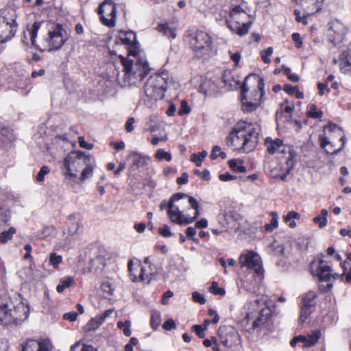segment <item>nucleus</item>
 Returning a JSON list of instances; mask_svg holds the SVG:
<instances>
[{
    "mask_svg": "<svg viewBox=\"0 0 351 351\" xmlns=\"http://www.w3.org/2000/svg\"><path fill=\"white\" fill-rule=\"evenodd\" d=\"M102 324L103 322H101V320H100L99 317L97 315L95 317L92 318L88 322V324L86 325V331L88 332L94 331L97 330Z\"/></svg>",
    "mask_w": 351,
    "mask_h": 351,
    "instance_id": "obj_35",
    "label": "nucleus"
},
{
    "mask_svg": "<svg viewBox=\"0 0 351 351\" xmlns=\"http://www.w3.org/2000/svg\"><path fill=\"white\" fill-rule=\"evenodd\" d=\"M241 101H242V109L245 112H252L256 110L258 104L257 102L258 98L254 97V101H249L247 100V97L245 95L243 94L241 96Z\"/></svg>",
    "mask_w": 351,
    "mask_h": 351,
    "instance_id": "obj_27",
    "label": "nucleus"
},
{
    "mask_svg": "<svg viewBox=\"0 0 351 351\" xmlns=\"http://www.w3.org/2000/svg\"><path fill=\"white\" fill-rule=\"evenodd\" d=\"M218 334L221 343L230 349H236L241 343L239 332L230 326H223L219 328Z\"/></svg>",
    "mask_w": 351,
    "mask_h": 351,
    "instance_id": "obj_11",
    "label": "nucleus"
},
{
    "mask_svg": "<svg viewBox=\"0 0 351 351\" xmlns=\"http://www.w3.org/2000/svg\"><path fill=\"white\" fill-rule=\"evenodd\" d=\"M118 44L125 46L128 55L141 52L138 49V43L136 41V34L132 32L121 31L117 37Z\"/></svg>",
    "mask_w": 351,
    "mask_h": 351,
    "instance_id": "obj_15",
    "label": "nucleus"
},
{
    "mask_svg": "<svg viewBox=\"0 0 351 351\" xmlns=\"http://www.w3.org/2000/svg\"><path fill=\"white\" fill-rule=\"evenodd\" d=\"M273 53V48L269 47H268L267 49L261 52V57H262V59H263V61L266 63V64H268L271 62V60L269 59V56H271Z\"/></svg>",
    "mask_w": 351,
    "mask_h": 351,
    "instance_id": "obj_49",
    "label": "nucleus"
},
{
    "mask_svg": "<svg viewBox=\"0 0 351 351\" xmlns=\"http://www.w3.org/2000/svg\"><path fill=\"white\" fill-rule=\"evenodd\" d=\"M190 45L195 51L206 55L211 51L212 38L206 32L197 31L191 38Z\"/></svg>",
    "mask_w": 351,
    "mask_h": 351,
    "instance_id": "obj_10",
    "label": "nucleus"
},
{
    "mask_svg": "<svg viewBox=\"0 0 351 351\" xmlns=\"http://www.w3.org/2000/svg\"><path fill=\"white\" fill-rule=\"evenodd\" d=\"M51 348V343L47 339H43L40 341L29 339L23 345V351H50Z\"/></svg>",
    "mask_w": 351,
    "mask_h": 351,
    "instance_id": "obj_17",
    "label": "nucleus"
},
{
    "mask_svg": "<svg viewBox=\"0 0 351 351\" xmlns=\"http://www.w3.org/2000/svg\"><path fill=\"white\" fill-rule=\"evenodd\" d=\"M16 233V229L14 227H10L8 231H3L0 233V242L5 243L11 240L13 235Z\"/></svg>",
    "mask_w": 351,
    "mask_h": 351,
    "instance_id": "obj_36",
    "label": "nucleus"
},
{
    "mask_svg": "<svg viewBox=\"0 0 351 351\" xmlns=\"http://www.w3.org/2000/svg\"><path fill=\"white\" fill-rule=\"evenodd\" d=\"M167 88V82L165 77L157 75L155 77V97L162 99L165 97V92Z\"/></svg>",
    "mask_w": 351,
    "mask_h": 351,
    "instance_id": "obj_22",
    "label": "nucleus"
},
{
    "mask_svg": "<svg viewBox=\"0 0 351 351\" xmlns=\"http://www.w3.org/2000/svg\"><path fill=\"white\" fill-rule=\"evenodd\" d=\"M134 228L138 233H143L146 228V225L145 223L141 222L135 223L134 226Z\"/></svg>",
    "mask_w": 351,
    "mask_h": 351,
    "instance_id": "obj_63",
    "label": "nucleus"
},
{
    "mask_svg": "<svg viewBox=\"0 0 351 351\" xmlns=\"http://www.w3.org/2000/svg\"><path fill=\"white\" fill-rule=\"evenodd\" d=\"M295 166V161L293 160V156L292 153H289V155L286 158V162L284 166L279 165L278 167L280 172L276 174V178H280L282 180H285L287 176L290 173L291 170Z\"/></svg>",
    "mask_w": 351,
    "mask_h": 351,
    "instance_id": "obj_19",
    "label": "nucleus"
},
{
    "mask_svg": "<svg viewBox=\"0 0 351 351\" xmlns=\"http://www.w3.org/2000/svg\"><path fill=\"white\" fill-rule=\"evenodd\" d=\"M315 296L316 295L314 292H309L304 297L303 300L305 304L301 309V314L299 318V322L300 323H304L308 315L311 313V301L315 298Z\"/></svg>",
    "mask_w": 351,
    "mask_h": 351,
    "instance_id": "obj_18",
    "label": "nucleus"
},
{
    "mask_svg": "<svg viewBox=\"0 0 351 351\" xmlns=\"http://www.w3.org/2000/svg\"><path fill=\"white\" fill-rule=\"evenodd\" d=\"M49 172L50 169L47 166H43L36 176V180L39 182H43L45 180V176L49 174Z\"/></svg>",
    "mask_w": 351,
    "mask_h": 351,
    "instance_id": "obj_44",
    "label": "nucleus"
},
{
    "mask_svg": "<svg viewBox=\"0 0 351 351\" xmlns=\"http://www.w3.org/2000/svg\"><path fill=\"white\" fill-rule=\"evenodd\" d=\"M98 13L102 23L108 27H114L116 23V7L110 1H104L99 7Z\"/></svg>",
    "mask_w": 351,
    "mask_h": 351,
    "instance_id": "obj_13",
    "label": "nucleus"
},
{
    "mask_svg": "<svg viewBox=\"0 0 351 351\" xmlns=\"http://www.w3.org/2000/svg\"><path fill=\"white\" fill-rule=\"evenodd\" d=\"M230 167L234 171L239 173H243L246 168L243 165V160L240 159H231L228 161Z\"/></svg>",
    "mask_w": 351,
    "mask_h": 351,
    "instance_id": "obj_29",
    "label": "nucleus"
},
{
    "mask_svg": "<svg viewBox=\"0 0 351 351\" xmlns=\"http://www.w3.org/2000/svg\"><path fill=\"white\" fill-rule=\"evenodd\" d=\"M162 328L165 330H170L171 329L176 328V324L173 319H169L163 324Z\"/></svg>",
    "mask_w": 351,
    "mask_h": 351,
    "instance_id": "obj_56",
    "label": "nucleus"
},
{
    "mask_svg": "<svg viewBox=\"0 0 351 351\" xmlns=\"http://www.w3.org/2000/svg\"><path fill=\"white\" fill-rule=\"evenodd\" d=\"M328 26H329V29H330L335 32L341 31L343 27L342 23L339 20L331 21L328 23Z\"/></svg>",
    "mask_w": 351,
    "mask_h": 351,
    "instance_id": "obj_47",
    "label": "nucleus"
},
{
    "mask_svg": "<svg viewBox=\"0 0 351 351\" xmlns=\"http://www.w3.org/2000/svg\"><path fill=\"white\" fill-rule=\"evenodd\" d=\"M300 215L295 211H290L289 212L286 216H285V221L288 222L291 221L292 219H299Z\"/></svg>",
    "mask_w": 351,
    "mask_h": 351,
    "instance_id": "obj_59",
    "label": "nucleus"
},
{
    "mask_svg": "<svg viewBox=\"0 0 351 351\" xmlns=\"http://www.w3.org/2000/svg\"><path fill=\"white\" fill-rule=\"evenodd\" d=\"M192 296H193V300L195 302H198L201 304H204L206 303V298H204V296L197 292V291H195L192 293Z\"/></svg>",
    "mask_w": 351,
    "mask_h": 351,
    "instance_id": "obj_53",
    "label": "nucleus"
},
{
    "mask_svg": "<svg viewBox=\"0 0 351 351\" xmlns=\"http://www.w3.org/2000/svg\"><path fill=\"white\" fill-rule=\"evenodd\" d=\"M117 327L123 330L125 336L130 337L131 335V322L130 321L127 320L125 322L119 321L117 323Z\"/></svg>",
    "mask_w": 351,
    "mask_h": 351,
    "instance_id": "obj_41",
    "label": "nucleus"
},
{
    "mask_svg": "<svg viewBox=\"0 0 351 351\" xmlns=\"http://www.w3.org/2000/svg\"><path fill=\"white\" fill-rule=\"evenodd\" d=\"M313 222L319 226L320 228H324L327 225V217L317 216L313 218Z\"/></svg>",
    "mask_w": 351,
    "mask_h": 351,
    "instance_id": "obj_52",
    "label": "nucleus"
},
{
    "mask_svg": "<svg viewBox=\"0 0 351 351\" xmlns=\"http://www.w3.org/2000/svg\"><path fill=\"white\" fill-rule=\"evenodd\" d=\"M271 220L269 223H267L265 226V228L267 231L268 232H272L275 228L278 227V215L277 213L272 212L271 214Z\"/></svg>",
    "mask_w": 351,
    "mask_h": 351,
    "instance_id": "obj_38",
    "label": "nucleus"
},
{
    "mask_svg": "<svg viewBox=\"0 0 351 351\" xmlns=\"http://www.w3.org/2000/svg\"><path fill=\"white\" fill-rule=\"evenodd\" d=\"M158 232L163 237H170L172 235L170 227L167 224H165L161 228H158Z\"/></svg>",
    "mask_w": 351,
    "mask_h": 351,
    "instance_id": "obj_51",
    "label": "nucleus"
},
{
    "mask_svg": "<svg viewBox=\"0 0 351 351\" xmlns=\"http://www.w3.org/2000/svg\"><path fill=\"white\" fill-rule=\"evenodd\" d=\"M152 268L150 257H146L141 269L140 278L141 281L149 284L152 279Z\"/></svg>",
    "mask_w": 351,
    "mask_h": 351,
    "instance_id": "obj_20",
    "label": "nucleus"
},
{
    "mask_svg": "<svg viewBox=\"0 0 351 351\" xmlns=\"http://www.w3.org/2000/svg\"><path fill=\"white\" fill-rule=\"evenodd\" d=\"M259 128L245 121L238 122L226 138L227 145L243 152L253 151L258 143Z\"/></svg>",
    "mask_w": 351,
    "mask_h": 351,
    "instance_id": "obj_2",
    "label": "nucleus"
},
{
    "mask_svg": "<svg viewBox=\"0 0 351 351\" xmlns=\"http://www.w3.org/2000/svg\"><path fill=\"white\" fill-rule=\"evenodd\" d=\"M139 267V263L136 262L134 263L133 261H130L128 265V270L130 276H133L132 280L135 281L137 279V274L134 272V270Z\"/></svg>",
    "mask_w": 351,
    "mask_h": 351,
    "instance_id": "obj_45",
    "label": "nucleus"
},
{
    "mask_svg": "<svg viewBox=\"0 0 351 351\" xmlns=\"http://www.w3.org/2000/svg\"><path fill=\"white\" fill-rule=\"evenodd\" d=\"M209 290L211 293H213L215 295H223L226 293L224 289L219 287L218 284L216 282H213L212 283V285L210 287Z\"/></svg>",
    "mask_w": 351,
    "mask_h": 351,
    "instance_id": "obj_48",
    "label": "nucleus"
},
{
    "mask_svg": "<svg viewBox=\"0 0 351 351\" xmlns=\"http://www.w3.org/2000/svg\"><path fill=\"white\" fill-rule=\"evenodd\" d=\"M29 308L20 295L0 302V321L5 325L20 324L29 315Z\"/></svg>",
    "mask_w": 351,
    "mask_h": 351,
    "instance_id": "obj_5",
    "label": "nucleus"
},
{
    "mask_svg": "<svg viewBox=\"0 0 351 351\" xmlns=\"http://www.w3.org/2000/svg\"><path fill=\"white\" fill-rule=\"evenodd\" d=\"M41 25V22H35L28 25L27 32L24 33V38H27V34L32 45L41 51L60 49L69 38L66 31L60 25L53 26L48 30L47 36L41 42V45H38L36 44V38Z\"/></svg>",
    "mask_w": 351,
    "mask_h": 351,
    "instance_id": "obj_4",
    "label": "nucleus"
},
{
    "mask_svg": "<svg viewBox=\"0 0 351 351\" xmlns=\"http://www.w3.org/2000/svg\"><path fill=\"white\" fill-rule=\"evenodd\" d=\"M70 351H97V350L89 345H84L79 341L71 346Z\"/></svg>",
    "mask_w": 351,
    "mask_h": 351,
    "instance_id": "obj_32",
    "label": "nucleus"
},
{
    "mask_svg": "<svg viewBox=\"0 0 351 351\" xmlns=\"http://www.w3.org/2000/svg\"><path fill=\"white\" fill-rule=\"evenodd\" d=\"M144 93L148 99L147 105L152 107L151 99L154 96V79L152 76L147 79L144 86Z\"/></svg>",
    "mask_w": 351,
    "mask_h": 351,
    "instance_id": "obj_28",
    "label": "nucleus"
},
{
    "mask_svg": "<svg viewBox=\"0 0 351 351\" xmlns=\"http://www.w3.org/2000/svg\"><path fill=\"white\" fill-rule=\"evenodd\" d=\"M294 15L295 16V21L298 23H301L304 25H306L308 24V21L306 19V16L304 15L303 16H300V12L298 10H294Z\"/></svg>",
    "mask_w": 351,
    "mask_h": 351,
    "instance_id": "obj_54",
    "label": "nucleus"
},
{
    "mask_svg": "<svg viewBox=\"0 0 351 351\" xmlns=\"http://www.w3.org/2000/svg\"><path fill=\"white\" fill-rule=\"evenodd\" d=\"M191 112V108L188 106V103L185 100L181 101V106L178 110V114L182 116L186 114H189Z\"/></svg>",
    "mask_w": 351,
    "mask_h": 351,
    "instance_id": "obj_50",
    "label": "nucleus"
},
{
    "mask_svg": "<svg viewBox=\"0 0 351 351\" xmlns=\"http://www.w3.org/2000/svg\"><path fill=\"white\" fill-rule=\"evenodd\" d=\"M62 258L60 255H58L56 253H51L49 256V263L54 268H57L60 263L62 262Z\"/></svg>",
    "mask_w": 351,
    "mask_h": 351,
    "instance_id": "obj_43",
    "label": "nucleus"
},
{
    "mask_svg": "<svg viewBox=\"0 0 351 351\" xmlns=\"http://www.w3.org/2000/svg\"><path fill=\"white\" fill-rule=\"evenodd\" d=\"M167 213L171 221L178 225L193 223L200 215L196 199L186 193L174 194L168 203Z\"/></svg>",
    "mask_w": 351,
    "mask_h": 351,
    "instance_id": "obj_1",
    "label": "nucleus"
},
{
    "mask_svg": "<svg viewBox=\"0 0 351 351\" xmlns=\"http://www.w3.org/2000/svg\"><path fill=\"white\" fill-rule=\"evenodd\" d=\"M17 24L14 19H7L0 13V43L10 40L16 34Z\"/></svg>",
    "mask_w": 351,
    "mask_h": 351,
    "instance_id": "obj_14",
    "label": "nucleus"
},
{
    "mask_svg": "<svg viewBox=\"0 0 351 351\" xmlns=\"http://www.w3.org/2000/svg\"><path fill=\"white\" fill-rule=\"evenodd\" d=\"M78 143L81 147L87 149H91L93 147L92 144H89L86 143L84 140V138L83 136H80L78 138Z\"/></svg>",
    "mask_w": 351,
    "mask_h": 351,
    "instance_id": "obj_61",
    "label": "nucleus"
},
{
    "mask_svg": "<svg viewBox=\"0 0 351 351\" xmlns=\"http://www.w3.org/2000/svg\"><path fill=\"white\" fill-rule=\"evenodd\" d=\"M306 114L310 118L319 119L322 117L323 112L318 110L315 105L311 104L308 106Z\"/></svg>",
    "mask_w": 351,
    "mask_h": 351,
    "instance_id": "obj_34",
    "label": "nucleus"
},
{
    "mask_svg": "<svg viewBox=\"0 0 351 351\" xmlns=\"http://www.w3.org/2000/svg\"><path fill=\"white\" fill-rule=\"evenodd\" d=\"M321 336V332L319 330L312 331L311 334H308L307 337V343L304 345V347H311L315 345L319 340Z\"/></svg>",
    "mask_w": 351,
    "mask_h": 351,
    "instance_id": "obj_31",
    "label": "nucleus"
},
{
    "mask_svg": "<svg viewBox=\"0 0 351 351\" xmlns=\"http://www.w3.org/2000/svg\"><path fill=\"white\" fill-rule=\"evenodd\" d=\"M265 146L267 147V152L271 154H276L278 155V157H280V155L288 154L291 152V149L289 147H287L282 143V141L278 138H276L273 140L271 138L267 137L265 139Z\"/></svg>",
    "mask_w": 351,
    "mask_h": 351,
    "instance_id": "obj_16",
    "label": "nucleus"
},
{
    "mask_svg": "<svg viewBox=\"0 0 351 351\" xmlns=\"http://www.w3.org/2000/svg\"><path fill=\"white\" fill-rule=\"evenodd\" d=\"M77 313L73 311L64 313L63 315V318L66 320H70L71 322H74L77 319Z\"/></svg>",
    "mask_w": 351,
    "mask_h": 351,
    "instance_id": "obj_62",
    "label": "nucleus"
},
{
    "mask_svg": "<svg viewBox=\"0 0 351 351\" xmlns=\"http://www.w3.org/2000/svg\"><path fill=\"white\" fill-rule=\"evenodd\" d=\"M74 282V278L72 276H67L65 279L61 280L60 284L56 287V291L58 293H62L66 288H69Z\"/></svg>",
    "mask_w": 351,
    "mask_h": 351,
    "instance_id": "obj_33",
    "label": "nucleus"
},
{
    "mask_svg": "<svg viewBox=\"0 0 351 351\" xmlns=\"http://www.w3.org/2000/svg\"><path fill=\"white\" fill-rule=\"evenodd\" d=\"M221 80L223 82L225 86H232L234 82L232 71L230 70L224 71Z\"/></svg>",
    "mask_w": 351,
    "mask_h": 351,
    "instance_id": "obj_40",
    "label": "nucleus"
},
{
    "mask_svg": "<svg viewBox=\"0 0 351 351\" xmlns=\"http://www.w3.org/2000/svg\"><path fill=\"white\" fill-rule=\"evenodd\" d=\"M192 328L199 338H204L205 337L204 330L206 328H203L201 325H194Z\"/></svg>",
    "mask_w": 351,
    "mask_h": 351,
    "instance_id": "obj_55",
    "label": "nucleus"
},
{
    "mask_svg": "<svg viewBox=\"0 0 351 351\" xmlns=\"http://www.w3.org/2000/svg\"><path fill=\"white\" fill-rule=\"evenodd\" d=\"M156 30L162 36H167L168 38H175L176 36L174 29L170 25L169 23H162L158 24Z\"/></svg>",
    "mask_w": 351,
    "mask_h": 351,
    "instance_id": "obj_26",
    "label": "nucleus"
},
{
    "mask_svg": "<svg viewBox=\"0 0 351 351\" xmlns=\"http://www.w3.org/2000/svg\"><path fill=\"white\" fill-rule=\"evenodd\" d=\"M134 123H135V119L134 117H130L128 119V121L125 123V130L128 132H131L134 130Z\"/></svg>",
    "mask_w": 351,
    "mask_h": 351,
    "instance_id": "obj_58",
    "label": "nucleus"
},
{
    "mask_svg": "<svg viewBox=\"0 0 351 351\" xmlns=\"http://www.w3.org/2000/svg\"><path fill=\"white\" fill-rule=\"evenodd\" d=\"M199 90L205 95L214 96L219 92L220 87L216 82L212 80H208L202 84L199 87Z\"/></svg>",
    "mask_w": 351,
    "mask_h": 351,
    "instance_id": "obj_21",
    "label": "nucleus"
},
{
    "mask_svg": "<svg viewBox=\"0 0 351 351\" xmlns=\"http://www.w3.org/2000/svg\"><path fill=\"white\" fill-rule=\"evenodd\" d=\"M311 273L314 276L318 278L319 281V287L322 292H328L331 290L332 284L331 279L336 280L341 278L343 274H339L332 273L331 267L324 260L315 259L311 263Z\"/></svg>",
    "mask_w": 351,
    "mask_h": 351,
    "instance_id": "obj_8",
    "label": "nucleus"
},
{
    "mask_svg": "<svg viewBox=\"0 0 351 351\" xmlns=\"http://www.w3.org/2000/svg\"><path fill=\"white\" fill-rule=\"evenodd\" d=\"M219 156H220L222 159H225L226 158V154L224 152L221 150V147L218 145H215L213 147L210 154V158L212 160L217 159Z\"/></svg>",
    "mask_w": 351,
    "mask_h": 351,
    "instance_id": "obj_42",
    "label": "nucleus"
},
{
    "mask_svg": "<svg viewBox=\"0 0 351 351\" xmlns=\"http://www.w3.org/2000/svg\"><path fill=\"white\" fill-rule=\"evenodd\" d=\"M155 158L159 161L165 160L169 162L171 160V154L162 149H159L156 151Z\"/></svg>",
    "mask_w": 351,
    "mask_h": 351,
    "instance_id": "obj_39",
    "label": "nucleus"
},
{
    "mask_svg": "<svg viewBox=\"0 0 351 351\" xmlns=\"http://www.w3.org/2000/svg\"><path fill=\"white\" fill-rule=\"evenodd\" d=\"M249 19L250 15L243 6L239 5L234 6L230 10L226 22L232 32L243 36L248 33L252 23V21Z\"/></svg>",
    "mask_w": 351,
    "mask_h": 351,
    "instance_id": "obj_7",
    "label": "nucleus"
},
{
    "mask_svg": "<svg viewBox=\"0 0 351 351\" xmlns=\"http://www.w3.org/2000/svg\"><path fill=\"white\" fill-rule=\"evenodd\" d=\"M23 273L25 274V279L27 282L36 280L35 272L31 267H25L23 269Z\"/></svg>",
    "mask_w": 351,
    "mask_h": 351,
    "instance_id": "obj_46",
    "label": "nucleus"
},
{
    "mask_svg": "<svg viewBox=\"0 0 351 351\" xmlns=\"http://www.w3.org/2000/svg\"><path fill=\"white\" fill-rule=\"evenodd\" d=\"M324 134L319 136L321 147L328 154H337L344 146L345 136L342 129L334 123H329L324 129Z\"/></svg>",
    "mask_w": 351,
    "mask_h": 351,
    "instance_id": "obj_6",
    "label": "nucleus"
},
{
    "mask_svg": "<svg viewBox=\"0 0 351 351\" xmlns=\"http://www.w3.org/2000/svg\"><path fill=\"white\" fill-rule=\"evenodd\" d=\"M80 226V224L79 222L73 223L69 228V232L70 233V234L74 235V234H77Z\"/></svg>",
    "mask_w": 351,
    "mask_h": 351,
    "instance_id": "obj_64",
    "label": "nucleus"
},
{
    "mask_svg": "<svg viewBox=\"0 0 351 351\" xmlns=\"http://www.w3.org/2000/svg\"><path fill=\"white\" fill-rule=\"evenodd\" d=\"M173 295V293L170 290L165 292L161 300L162 304L165 305L167 304L169 302V299L171 298Z\"/></svg>",
    "mask_w": 351,
    "mask_h": 351,
    "instance_id": "obj_60",
    "label": "nucleus"
},
{
    "mask_svg": "<svg viewBox=\"0 0 351 351\" xmlns=\"http://www.w3.org/2000/svg\"><path fill=\"white\" fill-rule=\"evenodd\" d=\"M239 261L241 267L251 269L257 274H262L263 272L261 257L254 251L243 252L240 255Z\"/></svg>",
    "mask_w": 351,
    "mask_h": 351,
    "instance_id": "obj_12",
    "label": "nucleus"
},
{
    "mask_svg": "<svg viewBox=\"0 0 351 351\" xmlns=\"http://www.w3.org/2000/svg\"><path fill=\"white\" fill-rule=\"evenodd\" d=\"M340 69L343 73L351 74V51H344L342 53Z\"/></svg>",
    "mask_w": 351,
    "mask_h": 351,
    "instance_id": "obj_25",
    "label": "nucleus"
},
{
    "mask_svg": "<svg viewBox=\"0 0 351 351\" xmlns=\"http://www.w3.org/2000/svg\"><path fill=\"white\" fill-rule=\"evenodd\" d=\"M10 213L5 208L0 207V229L9 224Z\"/></svg>",
    "mask_w": 351,
    "mask_h": 351,
    "instance_id": "obj_30",
    "label": "nucleus"
},
{
    "mask_svg": "<svg viewBox=\"0 0 351 351\" xmlns=\"http://www.w3.org/2000/svg\"><path fill=\"white\" fill-rule=\"evenodd\" d=\"M207 155L208 152L206 150L199 152L198 154H193L191 156V161L193 162L196 166L200 167Z\"/></svg>",
    "mask_w": 351,
    "mask_h": 351,
    "instance_id": "obj_37",
    "label": "nucleus"
},
{
    "mask_svg": "<svg viewBox=\"0 0 351 351\" xmlns=\"http://www.w3.org/2000/svg\"><path fill=\"white\" fill-rule=\"evenodd\" d=\"M246 319L247 322L245 326V330L250 334H253L255 331L259 332L261 326L265 323V319H263V317L260 315L255 320H254L252 324H249V315L246 316Z\"/></svg>",
    "mask_w": 351,
    "mask_h": 351,
    "instance_id": "obj_24",
    "label": "nucleus"
},
{
    "mask_svg": "<svg viewBox=\"0 0 351 351\" xmlns=\"http://www.w3.org/2000/svg\"><path fill=\"white\" fill-rule=\"evenodd\" d=\"M123 66L121 86L129 87L137 84L151 71L147 59L143 53L128 55L127 57L120 56Z\"/></svg>",
    "mask_w": 351,
    "mask_h": 351,
    "instance_id": "obj_3",
    "label": "nucleus"
},
{
    "mask_svg": "<svg viewBox=\"0 0 351 351\" xmlns=\"http://www.w3.org/2000/svg\"><path fill=\"white\" fill-rule=\"evenodd\" d=\"M101 289L104 292L107 293L109 295H112L114 290L109 282H103L101 285Z\"/></svg>",
    "mask_w": 351,
    "mask_h": 351,
    "instance_id": "obj_57",
    "label": "nucleus"
},
{
    "mask_svg": "<svg viewBox=\"0 0 351 351\" xmlns=\"http://www.w3.org/2000/svg\"><path fill=\"white\" fill-rule=\"evenodd\" d=\"M90 156L82 152L66 155L63 160V166L65 169L64 176L76 178L77 171L82 165H85Z\"/></svg>",
    "mask_w": 351,
    "mask_h": 351,
    "instance_id": "obj_9",
    "label": "nucleus"
},
{
    "mask_svg": "<svg viewBox=\"0 0 351 351\" xmlns=\"http://www.w3.org/2000/svg\"><path fill=\"white\" fill-rule=\"evenodd\" d=\"M84 165L85 168L82 170L80 178L81 182H84L86 179L90 178L93 175V171L96 164L95 160L92 156H90Z\"/></svg>",
    "mask_w": 351,
    "mask_h": 351,
    "instance_id": "obj_23",
    "label": "nucleus"
}]
</instances>
